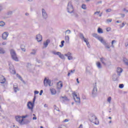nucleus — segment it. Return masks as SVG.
Wrapping results in <instances>:
<instances>
[{"label":"nucleus","instance_id":"a878e982","mask_svg":"<svg viewBox=\"0 0 128 128\" xmlns=\"http://www.w3.org/2000/svg\"><path fill=\"white\" fill-rule=\"evenodd\" d=\"M36 54V50H32V52H30V54L34 55Z\"/></svg>","mask_w":128,"mask_h":128},{"label":"nucleus","instance_id":"cd10ccee","mask_svg":"<svg viewBox=\"0 0 128 128\" xmlns=\"http://www.w3.org/2000/svg\"><path fill=\"white\" fill-rule=\"evenodd\" d=\"M64 40H62L61 42V44L60 45V48H63L64 47Z\"/></svg>","mask_w":128,"mask_h":128},{"label":"nucleus","instance_id":"680f3d73","mask_svg":"<svg viewBox=\"0 0 128 128\" xmlns=\"http://www.w3.org/2000/svg\"><path fill=\"white\" fill-rule=\"evenodd\" d=\"M116 22H117V24H118V22H119L118 20H117V21Z\"/></svg>","mask_w":128,"mask_h":128},{"label":"nucleus","instance_id":"1a4fd4ad","mask_svg":"<svg viewBox=\"0 0 128 128\" xmlns=\"http://www.w3.org/2000/svg\"><path fill=\"white\" fill-rule=\"evenodd\" d=\"M52 54H54L55 56H58L59 58H62V60H64V56L62 54V53H60V52H56V51H52Z\"/></svg>","mask_w":128,"mask_h":128},{"label":"nucleus","instance_id":"f257e3e1","mask_svg":"<svg viewBox=\"0 0 128 128\" xmlns=\"http://www.w3.org/2000/svg\"><path fill=\"white\" fill-rule=\"evenodd\" d=\"M72 94L74 102L77 104H80V96L78 95L76 92H74Z\"/></svg>","mask_w":128,"mask_h":128},{"label":"nucleus","instance_id":"4c0bfd02","mask_svg":"<svg viewBox=\"0 0 128 128\" xmlns=\"http://www.w3.org/2000/svg\"><path fill=\"white\" fill-rule=\"evenodd\" d=\"M112 18H110V19H108L106 20V22H112Z\"/></svg>","mask_w":128,"mask_h":128},{"label":"nucleus","instance_id":"6e6d98bb","mask_svg":"<svg viewBox=\"0 0 128 128\" xmlns=\"http://www.w3.org/2000/svg\"><path fill=\"white\" fill-rule=\"evenodd\" d=\"M125 46L126 47L128 46V43H126L125 44Z\"/></svg>","mask_w":128,"mask_h":128},{"label":"nucleus","instance_id":"de8ad7c7","mask_svg":"<svg viewBox=\"0 0 128 128\" xmlns=\"http://www.w3.org/2000/svg\"><path fill=\"white\" fill-rule=\"evenodd\" d=\"M69 120L68 119H66L64 120V122H68Z\"/></svg>","mask_w":128,"mask_h":128},{"label":"nucleus","instance_id":"20e7f679","mask_svg":"<svg viewBox=\"0 0 128 128\" xmlns=\"http://www.w3.org/2000/svg\"><path fill=\"white\" fill-rule=\"evenodd\" d=\"M44 86H52V81L50 80L48 78H45L44 79Z\"/></svg>","mask_w":128,"mask_h":128},{"label":"nucleus","instance_id":"aec40b11","mask_svg":"<svg viewBox=\"0 0 128 128\" xmlns=\"http://www.w3.org/2000/svg\"><path fill=\"white\" fill-rule=\"evenodd\" d=\"M8 36V33L4 32L2 34V38L3 40H6V38Z\"/></svg>","mask_w":128,"mask_h":128},{"label":"nucleus","instance_id":"4468645a","mask_svg":"<svg viewBox=\"0 0 128 128\" xmlns=\"http://www.w3.org/2000/svg\"><path fill=\"white\" fill-rule=\"evenodd\" d=\"M120 76H118V74L116 75V74H114L112 76V79L113 80H114V82H116V80H118Z\"/></svg>","mask_w":128,"mask_h":128},{"label":"nucleus","instance_id":"0e129e2a","mask_svg":"<svg viewBox=\"0 0 128 128\" xmlns=\"http://www.w3.org/2000/svg\"><path fill=\"white\" fill-rule=\"evenodd\" d=\"M108 118H109L110 120H112V117H108Z\"/></svg>","mask_w":128,"mask_h":128},{"label":"nucleus","instance_id":"2f4dec72","mask_svg":"<svg viewBox=\"0 0 128 128\" xmlns=\"http://www.w3.org/2000/svg\"><path fill=\"white\" fill-rule=\"evenodd\" d=\"M82 8H83V10H86V5L82 4Z\"/></svg>","mask_w":128,"mask_h":128},{"label":"nucleus","instance_id":"9b49d317","mask_svg":"<svg viewBox=\"0 0 128 128\" xmlns=\"http://www.w3.org/2000/svg\"><path fill=\"white\" fill-rule=\"evenodd\" d=\"M68 12H70V14H72V12H74V7L72 6V3L70 2L68 4Z\"/></svg>","mask_w":128,"mask_h":128},{"label":"nucleus","instance_id":"4d7b16f0","mask_svg":"<svg viewBox=\"0 0 128 128\" xmlns=\"http://www.w3.org/2000/svg\"><path fill=\"white\" fill-rule=\"evenodd\" d=\"M68 76H70V72H68Z\"/></svg>","mask_w":128,"mask_h":128},{"label":"nucleus","instance_id":"ea45409f","mask_svg":"<svg viewBox=\"0 0 128 128\" xmlns=\"http://www.w3.org/2000/svg\"><path fill=\"white\" fill-rule=\"evenodd\" d=\"M54 110H58V112H60V110H58V108H56V105L54 106Z\"/></svg>","mask_w":128,"mask_h":128},{"label":"nucleus","instance_id":"8fccbe9b","mask_svg":"<svg viewBox=\"0 0 128 128\" xmlns=\"http://www.w3.org/2000/svg\"><path fill=\"white\" fill-rule=\"evenodd\" d=\"M124 23H122V26H120V28H124Z\"/></svg>","mask_w":128,"mask_h":128},{"label":"nucleus","instance_id":"473e14b6","mask_svg":"<svg viewBox=\"0 0 128 128\" xmlns=\"http://www.w3.org/2000/svg\"><path fill=\"white\" fill-rule=\"evenodd\" d=\"M16 76L17 78H18L20 80H22V76H20V74H17Z\"/></svg>","mask_w":128,"mask_h":128},{"label":"nucleus","instance_id":"0eeeda50","mask_svg":"<svg viewBox=\"0 0 128 128\" xmlns=\"http://www.w3.org/2000/svg\"><path fill=\"white\" fill-rule=\"evenodd\" d=\"M90 122H94L95 124H98V118H96V116L93 115L91 116L90 118Z\"/></svg>","mask_w":128,"mask_h":128},{"label":"nucleus","instance_id":"2eb2a0df","mask_svg":"<svg viewBox=\"0 0 128 128\" xmlns=\"http://www.w3.org/2000/svg\"><path fill=\"white\" fill-rule=\"evenodd\" d=\"M6 79L4 76H0V84H4L6 82Z\"/></svg>","mask_w":128,"mask_h":128},{"label":"nucleus","instance_id":"423d86ee","mask_svg":"<svg viewBox=\"0 0 128 128\" xmlns=\"http://www.w3.org/2000/svg\"><path fill=\"white\" fill-rule=\"evenodd\" d=\"M34 104L32 102H28L27 103V108L28 110H30L32 112H34Z\"/></svg>","mask_w":128,"mask_h":128},{"label":"nucleus","instance_id":"7c9ffc66","mask_svg":"<svg viewBox=\"0 0 128 128\" xmlns=\"http://www.w3.org/2000/svg\"><path fill=\"white\" fill-rule=\"evenodd\" d=\"M4 50L2 49V48H0V54H4Z\"/></svg>","mask_w":128,"mask_h":128},{"label":"nucleus","instance_id":"6ab92c4d","mask_svg":"<svg viewBox=\"0 0 128 128\" xmlns=\"http://www.w3.org/2000/svg\"><path fill=\"white\" fill-rule=\"evenodd\" d=\"M50 90L52 96H54L56 94V89L52 88H50Z\"/></svg>","mask_w":128,"mask_h":128},{"label":"nucleus","instance_id":"393cba45","mask_svg":"<svg viewBox=\"0 0 128 128\" xmlns=\"http://www.w3.org/2000/svg\"><path fill=\"white\" fill-rule=\"evenodd\" d=\"M48 42H50V40H48L46 42H44V48H46L48 45Z\"/></svg>","mask_w":128,"mask_h":128},{"label":"nucleus","instance_id":"a18cd8bd","mask_svg":"<svg viewBox=\"0 0 128 128\" xmlns=\"http://www.w3.org/2000/svg\"><path fill=\"white\" fill-rule=\"evenodd\" d=\"M74 72H76V70H71L70 72V74H74Z\"/></svg>","mask_w":128,"mask_h":128},{"label":"nucleus","instance_id":"09e8293b","mask_svg":"<svg viewBox=\"0 0 128 128\" xmlns=\"http://www.w3.org/2000/svg\"><path fill=\"white\" fill-rule=\"evenodd\" d=\"M2 44L3 46H6V42H3L2 43Z\"/></svg>","mask_w":128,"mask_h":128},{"label":"nucleus","instance_id":"bb28decb","mask_svg":"<svg viewBox=\"0 0 128 128\" xmlns=\"http://www.w3.org/2000/svg\"><path fill=\"white\" fill-rule=\"evenodd\" d=\"M107 102L109 103L110 104V102H112V97L110 96L107 99Z\"/></svg>","mask_w":128,"mask_h":128},{"label":"nucleus","instance_id":"49530a36","mask_svg":"<svg viewBox=\"0 0 128 128\" xmlns=\"http://www.w3.org/2000/svg\"><path fill=\"white\" fill-rule=\"evenodd\" d=\"M42 92H44V90H41L40 93V96H42Z\"/></svg>","mask_w":128,"mask_h":128},{"label":"nucleus","instance_id":"c9c22d12","mask_svg":"<svg viewBox=\"0 0 128 128\" xmlns=\"http://www.w3.org/2000/svg\"><path fill=\"white\" fill-rule=\"evenodd\" d=\"M124 84H120L119 85L120 88H124Z\"/></svg>","mask_w":128,"mask_h":128},{"label":"nucleus","instance_id":"5fc2aeb1","mask_svg":"<svg viewBox=\"0 0 128 128\" xmlns=\"http://www.w3.org/2000/svg\"><path fill=\"white\" fill-rule=\"evenodd\" d=\"M44 108H48V104H44Z\"/></svg>","mask_w":128,"mask_h":128},{"label":"nucleus","instance_id":"864d4df0","mask_svg":"<svg viewBox=\"0 0 128 128\" xmlns=\"http://www.w3.org/2000/svg\"><path fill=\"white\" fill-rule=\"evenodd\" d=\"M76 80V82H77L78 84H80V81L78 80V78H77Z\"/></svg>","mask_w":128,"mask_h":128},{"label":"nucleus","instance_id":"e433bc0d","mask_svg":"<svg viewBox=\"0 0 128 128\" xmlns=\"http://www.w3.org/2000/svg\"><path fill=\"white\" fill-rule=\"evenodd\" d=\"M98 32H102V28H99L98 30Z\"/></svg>","mask_w":128,"mask_h":128},{"label":"nucleus","instance_id":"c756f323","mask_svg":"<svg viewBox=\"0 0 128 128\" xmlns=\"http://www.w3.org/2000/svg\"><path fill=\"white\" fill-rule=\"evenodd\" d=\"M114 42H116V40H113L112 42V48H114Z\"/></svg>","mask_w":128,"mask_h":128},{"label":"nucleus","instance_id":"603ef678","mask_svg":"<svg viewBox=\"0 0 128 128\" xmlns=\"http://www.w3.org/2000/svg\"><path fill=\"white\" fill-rule=\"evenodd\" d=\"M100 11L96 12H94V14H100Z\"/></svg>","mask_w":128,"mask_h":128},{"label":"nucleus","instance_id":"69168bd1","mask_svg":"<svg viewBox=\"0 0 128 128\" xmlns=\"http://www.w3.org/2000/svg\"><path fill=\"white\" fill-rule=\"evenodd\" d=\"M40 128H44V127L42 126H40Z\"/></svg>","mask_w":128,"mask_h":128},{"label":"nucleus","instance_id":"13d9d810","mask_svg":"<svg viewBox=\"0 0 128 128\" xmlns=\"http://www.w3.org/2000/svg\"><path fill=\"white\" fill-rule=\"evenodd\" d=\"M106 48H110V47L108 46H106Z\"/></svg>","mask_w":128,"mask_h":128},{"label":"nucleus","instance_id":"dca6fc26","mask_svg":"<svg viewBox=\"0 0 128 128\" xmlns=\"http://www.w3.org/2000/svg\"><path fill=\"white\" fill-rule=\"evenodd\" d=\"M62 88V82L60 81L57 83L58 90H60Z\"/></svg>","mask_w":128,"mask_h":128},{"label":"nucleus","instance_id":"9d476101","mask_svg":"<svg viewBox=\"0 0 128 128\" xmlns=\"http://www.w3.org/2000/svg\"><path fill=\"white\" fill-rule=\"evenodd\" d=\"M64 56L68 58V60H74V57H72V54L70 52H68L66 54H65Z\"/></svg>","mask_w":128,"mask_h":128},{"label":"nucleus","instance_id":"7ed1b4c3","mask_svg":"<svg viewBox=\"0 0 128 128\" xmlns=\"http://www.w3.org/2000/svg\"><path fill=\"white\" fill-rule=\"evenodd\" d=\"M92 36L94 38H96L97 40H100V42H102V44H104V46H106V43L104 40V39H102V38L99 36H98V34H96L94 33V34H92Z\"/></svg>","mask_w":128,"mask_h":128},{"label":"nucleus","instance_id":"ddd939ff","mask_svg":"<svg viewBox=\"0 0 128 128\" xmlns=\"http://www.w3.org/2000/svg\"><path fill=\"white\" fill-rule=\"evenodd\" d=\"M100 61L104 66H106L108 64V60L104 58H100Z\"/></svg>","mask_w":128,"mask_h":128},{"label":"nucleus","instance_id":"e2e57ef3","mask_svg":"<svg viewBox=\"0 0 128 128\" xmlns=\"http://www.w3.org/2000/svg\"><path fill=\"white\" fill-rule=\"evenodd\" d=\"M109 124H112V120H110V121L109 122Z\"/></svg>","mask_w":128,"mask_h":128},{"label":"nucleus","instance_id":"79ce46f5","mask_svg":"<svg viewBox=\"0 0 128 128\" xmlns=\"http://www.w3.org/2000/svg\"><path fill=\"white\" fill-rule=\"evenodd\" d=\"M112 12V9L106 10V12Z\"/></svg>","mask_w":128,"mask_h":128},{"label":"nucleus","instance_id":"3c124183","mask_svg":"<svg viewBox=\"0 0 128 128\" xmlns=\"http://www.w3.org/2000/svg\"><path fill=\"white\" fill-rule=\"evenodd\" d=\"M22 50V52H26V48H21Z\"/></svg>","mask_w":128,"mask_h":128},{"label":"nucleus","instance_id":"39448f33","mask_svg":"<svg viewBox=\"0 0 128 128\" xmlns=\"http://www.w3.org/2000/svg\"><path fill=\"white\" fill-rule=\"evenodd\" d=\"M80 38L82 40H84V42L86 43L88 48H90V42H88V39L84 38V34H80Z\"/></svg>","mask_w":128,"mask_h":128},{"label":"nucleus","instance_id":"72a5a7b5","mask_svg":"<svg viewBox=\"0 0 128 128\" xmlns=\"http://www.w3.org/2000/svg\"><path fill=\"white\" fill-rule=\"evenodd\" d=\"M33 116H34V117H33L32 120H37L36 116L35 114H33Z\"/></svg>","mask_w":128,"mask_h":128},{"label":"nucleus","instance_id":"bf43d9fd","mask_svg":"<svg viewBox=\"0 0 128 128\" xmlns=\"http://www.w3.org/2000/svg\"><path fill=\"white\" fill-rule=\"evenodd\" d=\"M70 32V30H68L66 31V32Z\"/></svg>","mask_w":128,"mask_h":128},{"label":"nucleus","instance_id":"4be33fe9","mask_svg":"<svg viewBox=\"0 0 128 128\" xmlns=\"http://www.w3.org/2000/svg\"><path fill=\"white\" fill-rule=\"evenodd\" d=\"M14 90L15 92H16L18 90V85L16 84L14 85Z\"/></svg>","mask_w":128,"mask_h":128},{"label":"nucleus","instance_id":"338daca9","mask_svg":"<svg viewBox=\"0 0 128 128\" xmlns=\"http://www.w3.org/2000/svg\"><path fill=\"white\" fill-rule=\"evenodd\" d=\"M28 66H31L30 64H28Z\"/></svg>","mask_w":128,"mask_h":128},{"label":"nucleus","instance_id":"052dcab7","mask_svg":"<svg viewBox=\"0 0 128 128\" xmlns=\"http://www.w3.org/2000/svg\"><path fill=\"white\" fill-rule=\"evenodd\" d=\"M26 16H28V13H26Z\"/></svg>","mask_w":128,"mask_h":128},{"label":"nucleus","instance_id":"58836bf2","mask_svg":"<svg viewBox=\"0 0 128 128\" xmlns=\"http://www.w3.org/2000/svg\"><path fill=\"white\" fill-rule=\"evenodd\" d=\"M40 92H38V90H35L34 92V96H36V94H38V93H39Z\"/></svg>","mask_w":128,"mask_h":128},{"label":"nucleus","instance_id":"f3484780","mask_svg":"<svg viewBox=\"0 0 128 128\" xmlns=\"http://www.w3.org/2000/svg\"><path fill=\"white\" fill-rule=\"evenodd\" d=\"M36 39L38 42H42V35L38 34L36 36Z\"/></svg>","mask_w":128,"mask_h":128},{"label":"nucleus","instance_id":"c85d7f7f","mask_svg":"<svg viewBox=\"0 0 128 128\" xmlns=\"http://www.w3.org/2000/svg\"><path fill=\"white\" fill-rule=\"evenodd\" d=\"M4 24H6L4 22L2 21L0 22V26H4Z\"/></svg>","mask_w":128,"mask_h":128},{"label":"nucleus","instance_id":"f8f14e48","mask_svg":"<svg viewBox=\"0 0 128 128\" xmlns=\"http://www.w3.org/2000/svg\"><path fill=\"white\" fill-rule=\"evenodd\" d=\"M96 94H98V88H96V86H94L92 91V96L94 98L96 96Z\"/></svg>","mask_w":128,"mask_h":128},{"label":"nucleus","instance_id":"f704fd0d","mask_svg":"<svg viewBox=\"0 0 128 128\" xmlns=\"http://www.w3.org/2000/svg\"><path fill=\"white\" fill-rule=\"evenodd\" d=\"M66 40L67 42H70V37L67 36H66Z\"/></svg>","mask_w":128,"mask_h":128},{"label":"nucleus","instance_id":"5701e85b","mask_svg":"<svg viewBox=\"0 0 128 128\" xmlns=\"http://www.w3.org/2000/svg\"><path fill=\"white\" fill-rule=\"evenodd\" d=\"M96 66L98 68H102V64L100 62H96Z\"/></svg>","mask_w":128,"mask_h":128},{"label":"nucleus","instance_id":"a211bd4d","mask_svg":"<svg viewBox=\"0 0 128 128\" xmlns=\"http://www.w3.org/2000/svg\"><path fill=\"white\" fill-rule=\"evenodd\" d=\"M122 70H123L122 68L120 67L117 68V69H116L117 74L118 76H120V74H122Z\"/></svg>","mask_w":128,"mask_h":128},{"label":"nucleus","instance_id":"6e6552de","mask_svg":"<svg viewBox=\"0 0 128 128\" xmlns=\"http://www.w3.org/2000/svg\"><path fill=\"white\" fill-rule=\"evenodd\" d=\"M16 120L20 124H24V119L20 116H16Z\"/></svg>","mask_w":128,"mask_h":128},{"label":"nucleus","instance_id":"a19ab883","mask_svg":"<svg viewBox=\"0 0 128 128\" xmlns=\"http://www.w3.org/2000/svg\"><path fill=\"white\" fill-rule=\"evenodd\" d=\"M106 30V32H110V30H112V28L108 27V28H107Z\"/></svg>","mask_w":128,"mask_h":128},{"label":"nucleus","instance_id":"37998d69","mask_svg":"<svg viewBox=\"0 0 128 128\" xmlns=\"http://www.w3.org/2000/svg\"><path fill=\"white\" fill-rule=\"evenodd\" d=\"M21 118H22V120H24V118H28V115H26L25 116H21Z\"/></svg>","mask_w":128,"mask_h":128},{"label":"nucleus","instance_id":"c03bdc74","mask_svg":"<svg viewBox=\"0 0 128 128\" xmlns=\"http://www.w3.org/2000/svg\"><path fill=\"white\" fill-rule=\"evenodd\" d=\"M34 102H36V95H34V99H33V104H34Z\"/></svg>","mask_w":128,"mask_h":128},{"label":"nucleus","instance_id":"774afa93","mask_svg":"<svg viewBox=\"0 0 128 128\" xmlns=\"http://www.w3.org/2000/svg\"><path fill=\"white\" fill-rule=\"evenodd\" d=\"M90 0H86V2H89Z\"/></svg>","mask_w":128,"mask_h":128},{"label":"nucleus","instance_id":"b1692460","mask_svg":"<svg viewBox=\"0 0 128 128\" xmlns=\"http://www.w3.org/2000/svg\"><path fill=\"white\" fill-rule=\"evenodd\" d=\"M42 14L44 18H46V17L48 16V15L46 14V13L44 12V9H42Z\"/></svg>","mask_w":128,"mask_h":128},{"label":"nucleus","instance_id":"412c9836","mask_svg":"<svg viewBox=\"0 0 128 128\" xmlns=\"http://www.w3.org/2000/svg\"><path fill=\"white\" fill-rule=\"evenodd\" d=\"M10 72L11 74H16V70H14V68H10Z\"/></svg>","mask_w":128,"mask_h":128},{"label":"nucleus","instance_id":"f03ea898","mask_svg":"<svg viewBox=\"0 0 128 128\" xmlns=\"http://www.w3.org/2000/svg\"><path fill=\"white\" fill-rule=\"evenodd\" d=\"M10 54L14 60H15V62H18V56H16V52L14 51V50H11L10 51Z\"/></svg>","mask_w":128,"mask_h":128}]
</instances>
